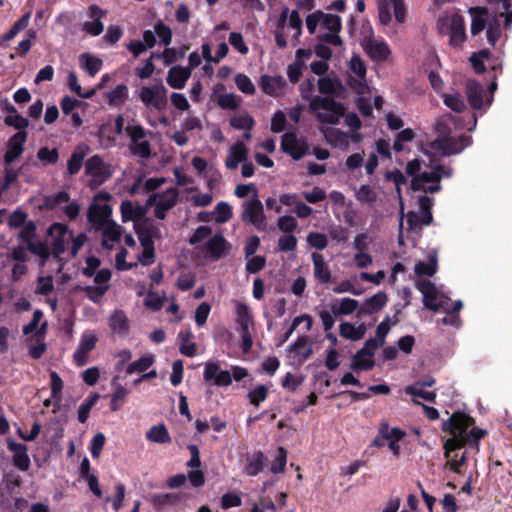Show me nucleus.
I'll use <instances>...</instances> for the list:
<instances>
[{
  "mask_svg": "<svg viewBox=\"0 0 512 512\" xmlns=\"http://www.w3.org/2000/svg\"><path fill=\"white\" fill-rule=\"evenodd\" d=\"M84 169L89 186L92 188H96L105 183L112 176L113 172L111 165L97 154L86 160Z\"/></svg>",
  "mask_w": 512,
  "mask_h": 512,
  "instance_id": "obj_13",
  "label": "nucleus"
},
{
  "mask_svg": "<svg viewBox=\"0 0 512 512\" xmlns=\"http://www.w3.org/2000/svg\"><path fill=\"white\" fill-rule=\"evenodd\" d=\"M419 214L409 212L406 215V223L409 230H414L420 225H429L432 222L431 208L433 206V199L426 195L420 196L418 199Z\"/></svg>",
  "mask_w": 512,
  "mask_h": 512,
  "instance_id": "obj_19",
  "label": "nucleus"
},
{
  "mask_svg": "<svg viewBox=\"0 0 512 512\" xmlns=\"http://www.w3.org/2000/svg\"><path fill=\"white\" fill-rule=\"evenodd\" d=\"M378 348L377 339H369L353 356L350 368L354 371H368L374 366V352Z\"/></svg>",
  "mask_w": 512,
  "mask_h": 512,
  "instance_id": "obj_20",
  "label": "nucleus"
},
{
  "mask_svg": "<svg viewBox=\"0 0 512 512\" xmlns=\"http://www.w3.org/2000/svg\"><path fill=\"white\" fill-rule=\"evenodd\" d=\"M242 219L244 222L252 224L259 231L266 229L267 222L263 205L256 195L243 203Z\"/></svg>",
  "mask_w": 512,
  "mask_h": 512,
  "instance_id": "obj_17",
  "label": "nucleus"
},
{
  "mask_svg": "<svg viewBox=\"0 0 512 512\" xmlns=\"http://www.w3.org/2000/svg\"><path fill=\"white\" fill-rule=\"evenodd\" d=\"M425 386L422 383H415L407 386L405 392L414 397H420L425 401L433 402L436 394L433 391H426Z\"/></svg>",
  "mask_w": 512,
  "mask_h": 512,
  "instance_id": "obj_59",
  "label": "nucleus"
},
{
  "mask_svg": "<svg viewBox=\"0 0 512 512\" xmlns=\"http://www.w3.org/2000/svg\"><path fill=\"white\" fill-rule=\"evenodd\" d=\"M135 231L140 242H149L154 246V240L161 237L160 229L150 221H144L135 225Z\"/></svg>",
  "mask_w": 512,
  "mask_h": 512,
  "instance_id": "obj_38",
  "label": "nucleus"
},
{
  "mask_svg": "<svg viewBox=\"0 0 512 512\" xmlns=\"http://www.w3.org/2000/svg\"><path fill=\"white\" fill-rule=\"evenodd\" d=\"M128 97V88L124 84L117 85L113 90L107 93V99L110 105L120 106Z\"/></svg>",
  "mask_w": 512,
  "mask_h": 512,
  "instance_id": "obj_57",
  "label": "nucleus"
},
{
  "mask_svg": "<svg viewBox=\"0 0 512 512\" xmlns=\"http://www.w3.org/2000/svg\"><path fill=\"white\" fill-rule=\"evenodd\" d=\"M217 223H225L232 217V207L227 202H219L213 211Z\"/></svg>",
  "mask_w": 512,
  "mask_h": 512,
  "instance_id": "obj_64",
  "label": "nucleus"
},
{
  "mask_svg": "<svg viewBox=\"0 0 512 512\" xmlns=\"http://www.w3.org/2000/svg\"><path fill=\"white\" fill-rule=\"evenodd\" d=\"M192 332L190 329H185L179 332V350L181 354L187 357H193L197 353V346L194 342H191Z\"/></svg>",
  "mask_w": 512,
  "mask_h": 512,
  "instance_id": "obj_49",
  "label": "nucleus"
},
{
  "mask_svg": "<svg viewBox=\"0 0 512 512\" xmlns=\"http://www.w3.org/2000/svg\"><path fill=\"white\" fill-rule=\"evenodd\" d=\"M96 230L102 231V244L108 249H111L112 245L120 240V226L113 221L97 228Z\"/></svg>",
  "mask_w": 512,
  "mask_h": 512,
  "instance_id": "obj_41",
  "label": "nucleus"
},
{
  "mask_svg": "<svg viewBox=\"0 0 512 512\" xmlns=\"http://www.w3.org/2000/svg\"><path fill=\"white\" fill-rule=\"evenodd\" d=\"M191 77V69L183 66H173L168 70L166 81L173 89H183Z\"/></svg>",
  "mask_w": 512,
  "mask_h": 512,
  "instance_id": "obj_32",
  "label": "nucleus"
},
{
  "mask_svg": "<svg viewBox=\"0 0 512 512\" xmlns=\"http://www.w3.org/2000/svg\"><path fill=\"white\" fill-rule=\"evenodd\" d=\"M248 157V149L243 142H236L228 149L225 159V167L228 170H235L240 163H243Z\"/></svg>",
  "mask_w": 512,
  "mask_h": 512,
  "instance_id": "obj_31",
  "label": "nucleus"
},
{
  "mask_svg": "<svg viewBox=\"0 0 512 512\" xmlns=\"http://www.w3.org/2000/svg\"><path fill=\"white\" fill-rule=\"evenodd\" d=\"M406 172L412 177L411 189L435 193L441 190L440 181L443 177H451L452 170L442 165H427L424 161L414 159L408 162Z\"/></svg>",
  "mask_w": 512,
  "mask_h": 512,
  "instance_id": "obj_3",
  "label": "nucleus"
},
{
  "mask_svg": "<svg viewBox=\"0 0 512 512\" xmlns=\"http://www.w3.org/2000/svg\"><path fill=\"white\" fill-rule=\"evenodd\" d=\"M179 191L176 187H169L164 191L151 193L146 201V205L153 207L154 215L157 219L163 220L166 213L177 203Z\"/></svg>",
  "mask_w": 512,
  "mask_h": 512,
  "instance_id": "obj_14",
  "label": "nucleus"
},
{
  "mask_svg": "<svg viewBox=\"0 0 512 512\" xmlns=\"http://www.w3.org/2000/svg\"><path fill=\"white\" fill-rule=\"evenodd\" d=\"M324 136L328 144L339 149H346L350 142L355 140L353 134H349L334 127L327 128L324 131Z\"/></svg>",
  "mask_w": 512,
  "mask_h": 512,
  "instance_id": "obj_33",
  "label": "nucleus"
},
{
  "mask_svg": "<svg viewBox=\"0 0 512 512\" xmlns=\"http://www.w3.org/2000/svg\"><path fill=\"white\" fill-rule=\"evenodd\" d=\"M7 444L9 450L13 453L14 465L22 471L28 470L30 467V458L27 454V446L13 440H8Z\"/></svg>",
  "mask_w": 512,
  "mask_h": 512,
  "instance_id": "obj_34",
  "label": "nucleus"
},
{
  "mask_svg": "<svg viewBox=\"0 0 512 512\" xmlns=\"http://www.w3.org/2000/svg\"><path fill=\"white\" fill-rule=\"evenodd\" d=\"M166 179L164 177H152L148 179L138 178L137 181L131 186V194L150 193L160 188Z\"/></svg>",
  "mask_w": 512,
  "mask_h": 512,
  "instance_id": "obj_40",
  "label": "nucleus"
},
{
  "mask_svg": "<svg viewBox=\"0 0 512 512\" xmlns=\"http://www.w3.org/2000/svg\"><path fill=\"white\" fill-rule=\"evenodd\" d=\"M311 110L316 113L318 121L336 124L344 113L341 104L329 97L316 96L311 100Z\"/></svg>",
  "mask_w": 512,
  "mask_h": 512,
  "instance_id": "obj_10",
  "label": "nucleus"
},
{
  "mask_svg": "<svg viewBox=\"0 0 512 512\" xmlns=\"http://www.w3.org/2000/svg\"><path fill=\"white\" fill-rule=\"evenodd\" d=\"M48 234L51 237L53 252L58 257L66 250V245L70 242L72 232L63 223H53L48 229Z\"/></svg>",
  "mask_w": 512,
  "mask_h": 512,
  "instance_id": "obj_22",
  "label": "nucleus"
},
{
  "mask_svg": "<svg viewBox=\"0 0 512 512\" xmlns=\"http://www.w3.org/2000/svg\"><path fill=\"white\" fill-rule=\"evenodd\" d=\"M125 132L129 138V150L131 154L140 159H148L151 156V145L147 139L149 131L136 121L127 124Z\"/></svg>",
  "mask_w": 512,
  "mask_h": 512,
  "instance_id": "obj_8",
  "label": "nucleus"
},
{
  "mask_svg": "<svg viewBox=\"0 0 512 512\" xmlns=\"http://www.w3.org/2000/svg\"><path fill=\"white\" fill-rule=\"evenodd\" d=\"M470 420L467 415L457 412L443 422V431L449 432L453 436L445 443L447 450H453L465 444L464 434L470 425Z\"/></svg>",
  "mask_w": 512,
  "mask_h": 512,
  "instance_id": "obj_9",
  "label": "nucleus"
},
{
  "mask_svg": "<svg viewBox=\"0 0 512 512\" xmlns=\"http://www.w3.org/2000/svg\"><path fill=\"white\" fill-rule=\"evenodd\" d=\"M370 32H372V29H370ZM362 46L366 53L376 61H384L390 55L387 42L381 38H375L372 33L363 38Z\"/></svg>",
  "mask_w": 512,
  "mask_h": 512,
  "instance_id": "obj_23",
  "label": "nucleus"
},
{
  "mask_svg": "<svg viewBox=\"0 0 512 512\" xmlns=\"http://www.w3.org/2000/svg\"><path fill=\"white\" fill-rule=\"evenodd\" d=\"M438 27L441 33L449 34V43L453 47H460L466 40L465 22L459 14L451 13L441 17Z\"/></svg>",
  "mask_w": 512,
  "mask_h": 512,
  "instance_id": "obj_11",
  "label": "nucleus"
},
{
  "mask_svg": "<svg viewBox=\"0 0 512 512\" xmlns=\"http://www.w3.org/2000/svg\"><path fill=\"white\" fill-rule=\"evenodd\" d=\"M367 327L364 323L354 324L351 322H342L339 325V334L342 338L356 342L365 336Z\"/></svg>",
  "mask_w": 512,
  "mask_h": 512,
  "instance_id": "obj_39",
  "label": "nucleus"
},
{
  "mask_svg": "<svg viewBox=\"0 0 512 512\" xmlns=\"http://www.w3.org/2000/svg\"><path fill=\"white\" fill-rule=\"evenodd\" d=\"M146 439L152 443L168 444L171 442V437L164 424L152 426L145 434Z\"/></svg>",
  "mask_w": 512,
  "mask_h": 512,
  "instance_id": "obj_50",
  "label": "nucleus"
},
{
  "mask_svg": "<svg viewBox=\"0 0 512 512\" xmlns=\"http://www.w3.org/2000/svg\"><path fill=\"white\" fill-rule=\"evenodd\" d=\"M306 27L308 32L313 35L316 33L318 26L326 30L322 36V40L334 46H341L342 39L339 36L341 30V18L338 15L315 11L306 17Z\"/></svg>",
  "mask_w": 512,
  "mask_h": 512,
  "instance_id": "obj_7",
  "label": "nucleus"
},
{
  "mask_svg": "<svg viewBox=\"0 0 512 512\" xmlns=\"http://www.w3.org/2000/svg\"><path fill=\"white\" fill-rule=\"evenodd\" d=\"M26 139L27 133L25 131H18L9 139L4 156V160L7 164H11L21 156Z\"/></svg>",
  "mask_w": 512,
  "mask_h": 512,
  "instance_id": "obj_30",
  "label": "nucleus"
},
{
  "mask_svg": "<svg viewBox=\"0 0 512 512\" xmlns=\"http://www.w3.org/2000/svg\"><path fill=\"white\" fill-rule=\"evenodd\" d=\"M154 361L155 357L153 354H144L139 359L130 362L125 369V373L127 375H132L134 373H143L154 364Z\"/></svg>",
  "mask_w": 512,
  "mask_h": 512,
  "instance_id": "obj_47",
  "label": "nucleus"
},
{
  "mask_svg": "<svg viewBox=\"0 0 512 512\" xmlns=\"http://www.w3.org/2000/svg\"><path fill=\"white\" fill-rule=\"evenodd\" d=\"M237 88L244 94L253 95L256 91L252 80L243 73H238L234 77Z\"/></svg>",
  "mask_w": 512,
  "mask_h": 512,
  "instance_id": "obj_63",
  "label": "nucleus"
},
{
  "mask_svg": "<svg viewBox=\"0 0 512 512\" xmlns=\"http://www.w3.org/2000/svg\"><path fill=\"white\" fill-rule=\"evenodd\" d=\"M91 21H86L82 25V30L92 36L100 35L104 30L102 19L106 17V11L97 5H92L89 9Z\"/></svg>",
  "mask_w": 512,
  "mask_h": 512,
  "instance_id": "obj_29",
  "label": "nucleus"
},
{
  "mask_svg": "<svg viewBox=\"0 0 512 512\" xmlns=\"http://www.w3.org/2000/svg\"><path fill=\"white\" fill-rule=\"evenodd\" d=\"M267 396L268 388L265 385H258L247 394L249 402L255 407H259V405L266 400Z\"/></svg>",
  "mask_w": 512,
  "mask_h": 512,
  "instance_id": "obj_62",
  "label": "nucleus"
},
{
  "mask_svg": "<svg viewBox=\"0 0 512 512\" xmlns=\"http://www.w3.org/2000/svg\"><path fill=\"white\" fill-rule=\"evenodd\" d=\"M122 220L124 222L133 221L134 226L140 224L141 220L145 217L146 210L143 206L134 204L133 202L126 200L121 203L120 206Z\"/></svg>",
  "mask_w": 512,
  "mask_h": 512,
  "instance_id": "obj_37",
  "label": "nucleus"
},
{
  "mask_svg": "<svg viewBox=\"0 0 512 512\" xmlns=\"http://www.w3.org/2000/svg\"><path fill=\"white\" fill-rule=\"evenodd\" d=\"M112 385L114 386V392L111 395L110 409L115 412L120 408L119 401L124 400L129 391L126 387L117 383V377L112 380Z\"/></svg>",
  "mask_w": 512,
  "mask_h": 512,
  "instance_id": "obj_56",
  "label": "nucleus"
},
{
  "mask_svg": "<svg viewBox=\"0 0 512 512\" xmlns=\"http://www.w3.org/2000/svg\"><path fill=\"white\" fill-rule=\"evenodd\" d=\"M380 436L388 442H399L404 436L405 432L396 427H390L387 422H382L379 427Z\"/></svg>",
  "mask_w": 512,
  "mask_h": 512,
  "instance_id": "obj_53",
  "label": "nucleus"
},
{
  "mask_svg": "<svg viewBox=\"0 0 512 512\" xmlns=\"http://www.w3.org/2000/svg\"><path fill=\"white\" fill-rule=\"evenodd\" d=\"M229 245L221 234L211 237L206 242V250L214 259H220L228 250Z\"/></svg>",
  "mask_w": 512,
  "mask_h": 512,
  "instance_id": "obj_43",
  "label": "nucleus"
},
{
  "mask_svg": "<svg viewBox=\"0 0 512 512\" xmlns=\"http://www.w3.org/2000/svg\"><path fill=\"white\" fill-rule=\"evenodd\" d=\"M79 63L81 68L91 77H94L103 66V61L90 53L81 54L79 56Z\"/></svg>",
  "mask_w": 512,
  "mask_h": 512,
  "instance_id": "obj_46",
  "label": "nucleus"
},
{
  "mask_svg": "<svg viewBox=\"0 0 512 512\" xmlns=\"http://www.w3.org/2000/svg\"><path fill=\"white\" fill-rule=\"evenodd\" d=\"M155 36L159 39V44L164 46H169L172 42V30L169 26H167L162 21H158L154 25Z\"/></svg>",
  "mask_w": 512,
  "mask_h": 512,
  "instance_id": "obj_60",
  "label": "nucleus"
},
{
  "mask_svg": "<svg viewBox=\"0 0 512 512\" xmlns=\"http://www.w3.org/2000/svg\"><path fill=\"white\" fill-rule=\"evenodd\" d=\"M416 288L423 296V305L432 311H443L447 315L437 320V324L450 325L456 328L461 327L462 320L459 315L450 311V298L444 295L431 281L419 279Z\"/></svg>",
  "mask_w": 512,
  "mask_h": 512,
  "instance_id": "obj_4",
  "label": "nucleus"
},
{
  "mask_svg": "<svg viewBox=\"0 0 512 512\" xmlns=\"http://www.w3.org/2000/svg\"><path fill=\"white\" fill-rule=\"evenodd\" d=\"M414 271L417 275L433 276L437 271V254L433 252L429 255L428 261H420L415 265Z\"/></svg>",
  "mask_w": 512,
  "mask_h": 512,
  "instance_id": "obj_52",
  "label": "nucleus"
},
{
  "mask_svg": "<svg viewBox=\"0 0 512 512\" xmlns=\"http://www.w3.org/2000/svg\"><path fill=\"white\" fill-rule=\"evenodd\" d=\"M266 457L263 452L257 451L247 458L244 472L249 476L258 475L265 465Z\"/></svg>",
  "mask_w": 512,
  "mask_h": 512,
  "instance_id": "obj_48",
  "label": "nucleus"
},
{
  "mask_svg": "<svg viewBox=\"0 0 512 512\" xmlns=\"http://www.w3.org/2000/svg\"><path fill=\"white\" fill-rule=\"evenodd\" d=\"M349 86L359 95H364L368 91L366 82V66L361 58L354 55L349 61Z\"/></svg>",
  "mask_w": 512,
  "mask_h": 512,
  "instance_id": "obj_18",
  "label": "nucleus"
},
{
  "mask_svg": "<svg viewBox=\"0 0 512 512\" xmlns=\"http://www.w3.org/2000/svg\"><path fill=\"white\" fill-rule=\"evenodd\" d=\"M88 151L89 147L87 145H79L72 152L67 161V170L70 175H75L80 171Z\"/></svg>",
  "mask_w": 512,
  "mask_h": 512,
  "instance_id": "obj_42",
  "label": "nucleus"
},
{
  "mask_svg": "<svg viewBox=\"0 0 512 512\" xmlns=\"http://www.w3.org/2000/svg\"><path fill=\"white\" fill-rule=\"evenodd\" d=\"M313 261V275L315 279L321 284H327L331 281L332 273L325 258L320 253L312 254Z\"/></svg>",
  "mask_w": 512,
  "mask_h": 512,
  "instance_id": "obj_36",
  "label": "nucleus"
},
{
  "mask_svg": "<svg viewBox=\"0 0 512 512\" xmlns=\"http://www.w3.org/2000/svg\"><path fill=\"white\" fill-rule=\"evenodd\" d=\"M466 95L470 106L475 110L486 109V93L482 84L475 80L466 83Z\"/></svg>",
  "mask_w": 512,
  "mask_h": 512,
  "instance_id": "obj_28",
  "label": "nucleus"
},
{
  "mask_svg": "<svg viewBox=\"0 0 512 512\" xmlns=\"http://www.w3.org/2000/svg\"><path fill=\"white\" fill-rule=\"evenodd\" d=\"M254 123L252 116L247 113L237 114L230 119V125L238 130H251Z\"/></svg>",
  "mask_w": 512,
  "mask_h": 512,
  "instance_id": "obj_61",
  "label": "nucleus"
},
{
  "mask_svg": "<svg viewBox=\"0 0 512 512\" xmlns=\"http://www.w3.org/2000/svg\"><path fill=\"white\" fill-rule=\"evenodd\" d=\"M98 337L91 331H85L74 351L73 361L78 367L84 366L88 361V354L95 348Z\"/></svg>",
  "mask_w": 512,
  "mask_h": 512,
  "instance_id": "obj_25",
  "label": "nucleus"
},
{
  "mask_svg": "<svg viewBox=\"0 0 512 512\" xmlns=\"http://www.w3.org/2000/svg\"><path fill=\"white\" fill-rule=\"evenodd\" d=\"M236 322L238 327L251 326L253 318L249 307L242 302H236Z\"/></svg>",
  "mask_w": 512,
  "mask_h": 512,
  "instance_id": "obj_58",
  "label": "nucleus"
},
{
  "mask_svg": "<svg viewBox=\"0 0 512 512\" xmlns=\"http://www.w3.org/2000/svg\"><path fill=\"white\" fill-rule=\"evenodd\" d=\"M444 104L455 112H462L466 108L463 97L458 92L442 93Z\"/></svg>",
  "mask_w": 512,
  "mask_h": 512,
  "instance_id": "obj_55",
  "label": "nucleus"
},
{
  "mask_svg": "<svg viewBox=\"0 0 512 512\" xmlns=\"http://www.w3.org/2000/svg\"><path fill=\"white\" fill-rule=\"evenodd\" d=\"M261 91L271 97L279 98L285 94L286 80L281 75H262L258 82Z\"/></svg>",
  "mask_w": 512,
  "mask_h": 512,
  "instance_id": "obj_26",
  "label": "nucleus"
},
{
  "mask_svg": "<svg viewBox=\"0 0 512 512\" xmlns=\"http://www.w3.org/2000/svg\"><path fill=\"white\" fill-rule=\"evenodd\" d=\"M203 378L206 382L217 387H227L232 384L230 371L223 370L218 361L205 362Z\"/></svg>",
  "mask_w": 512,
  "mask_h": 512,
  "instance_id": "obj_21",
  "label": "nucleus"
},
{
  "mask_svg": "<svg viewBox=\"0 0 512 512\" xmlns=\"http://www.w3.org/2000/svg\"><path fill=\"white\" fill-rule=\"evenodd\" d=\"M312 344L307 336L298 338L289 344L287 348L288 357L294 364H303L312 354Z\"/></svg>",
  "mask_w": 512,
  "mask_h": 512,
  "instance_id": "obj_24",
  "label": "nucleus"
},
{
  "mask_svg": "<svg viewBox=\"0 0 512 512\" xmlns=\"http://www.w3.org/2000/svg\"><path fill=\"white\" fill-rule=\"evenodd\" d=\"M468 122L466 123L464 117H456L451 114H446L440 117L435 124L437 138L430 144L431 150L443 155L449 156L452 154L460 153L464 148L471 144V137L466 135H456V132L467 128L473 130L477 124V117L473 114L466 116Z\"/></svg>",
  "mask_w": 512,
  "mask_h": 512,
  "instance_id": "obj_1",
  "label": "nucleus"
},
{
  "mask_svg": "<svg viewBox=\"0 0 512 512\" xmlns=\"http://www.w3.org/2000/svg\"><path fill=\"white\" fill-rule=\"evenodd\" d=\"M46 328H47V323L44 322L41 327L36 331V336L38 337L39 339V342L35 345H32L30 348H29V355L33 358V359H39L42 357V355L45 353L46 351V344L44 343L43 339H44V336H45V332H46Z\"/></svg>",
  "mask_w": 512,
  "mask_h": 512,
  "instance_id": "obj_54",
  "label": "nucleus"
},
{
  "mask_svg": "<svg viewBox=\"0 0 512 512\" xmlns=\"http://www.w3.org/2000/svg\"><path fill=\"white\" fill-rule=\"evenodd\" d=\"M379 21L382 25H389L392 21V11L395 20L403 23L406 17V9L403 0H377Z\"/></svg>",
  "mask_w": 512,
  "mask_h": 512,
  "instance_id": "obj_16",
  "label": "nucleus"
},
{
  "mask_svg": "<svg viewBox=\"0 0 512 512\" xmlns=\"http://www.w3.org/2000/svg\"><path fill=\"white\" fill-rule=\"evenodd\" d=\"M156 260L155 248L149 242H140L136 247L121 249L115 257V267L119 271H128L138 265L150 266Z\"/></svg>",
  "mask_w": 512,
  "mask_h": 512,
  "instance_id": "obj_6",
  "label": "nucleus"
},
{
  "mask_svg": "<svg viewBox=\"0 0 512 512\" xmlns=\"http://www.w3.org/2000/svg\"><path fill=\"white\" fill-rule=\"evenodd\" d=\"M110 200L111 195L105 191H100L94 196L88 210V219L95 229L112 221Z\"/></svg>",
  "mask_w": 512,
  "mask_h": 512,
  "instance_id": "obj_12",
  "label": "nucleus"
},
{
  "mask_svg": "<svg viewBox=\"0 0 512 512\" xmlns=\"http://www.w3.org/2000/svg\"><path fill=\"white\" fill-rule=\"evenodd\" d=\"M281 149L294 160H300L307 154L308 146L303 139H299L295 133L288 132L282 136Z\"/></svg>",
  "mask_w": 512,
  "mask_h": 512,
  "instance_id": "obj_27",
  "label": "nucleus"
},
{
  "mask_svg": "<svg viewBox=\"0 0 512 512\" xmlns=\"http://www.w3.org/2000/svg\"><path fill=\"white\" fill-rule=\"evenodd\" d=\"M359 306V302L353 298H337L328 304V308L333 315L348 316L351 315Z\"/></svg>",
  "mask_w": 512,
  "mask_h": 512,
  "instance_id": "obj_35",
  "label": "nucleus"
},
{
  "mask_svg": "<svg viewBox=\"0 0 512 512\" xmlns=\"http://www.w3.org/2000/svg\"><path fill=\"white\" fill-rule=\"evenodd\" d=\"M183 499L181 493H162L151 497V503L157 510L164 509L167 506H174Z\"/></svg>",
  "mask_w": 512,
  "mask_h": 512,
  "instance_id": "obj_45",
  "label": "nucleus"
},
{
  "mask_svg": "<svg viewBox=\"0 0 512 512\" xmlns=\"http://www.w3.org/2000/svg\"><path fill=\"white\" fill-rule=\"evenodd\" d=\"M167 88L162 83L142 86L138 92L139 100L145 107L162 111L167 106Z\"/></svg>",
  "mask_w": 512,
  "mask_h": 512,
  "instance_id": "obj_15",
  "label": "nucleus"
},
{
  "mask_svg": "<svg viewBox=\"0 0 512 512\" xmlns=\"http://www.w3.org/2000/svg\"><path fill=\"white\" fill-rule=\"evenodd\" d=\"M302 24L298 10L282 7L274 30L276 45L279 48H286L289 44L297 46L302 34Z\"/></svg>",
  "mask_w": 512,
  "mask_h": 512,
  "instance_id": "obj_5",
  "label": "nucleus"
},
{
  "mask_svg": "<svg viewBox=\"0 0 512 512\" xmlns=\"http://www.w3.org/2000/svg\"><path fill=\"white\" fill-rule=\"evenodd\" d=\"M489 3L500 5L497 11H490L484 7H472L469 9L471 15V34L478 35L486 29V37L492 46L502 36V27L510 30L512 28V10L510 0H487Z\"/></svg>",
  "mask_w": 512,
  "mask_h": 512,
  "instance_id": "obj_2",
  "label": "nucleus"
},
{
  "mask_svg": "<svg viewBox=\"0 0 512 512\" xmlns=\"http://www.w3.org/2000/svg\"><path fill=\"white\" fill-rule=\"evenodd\" d=\"M388 297L384 292H378L367 298L363 305V312L372 314L381 310L387 303Z\"/></svg>",
  "mask_w": 512,
  "mask_h": 512,
  "instance_id": "obj_51",
  "label": "nucleus"
},
{
  "mask_svg": "<svg viewBox=\"0 0 512 512\" xmlns=\"http://www.w3.org/2000/svg\"><path fill=\"white\" fill-rule=\"evenodd\" d=\"M109 327L112 332L124 336L129 330V323L126 314L121 310H116L109 318Z\"/></svg>",
  "mask_w": 512,
  "mask_h": 512,
  "instance_id": "obj_44",
  "label": "nucleus"
}]
</instances>
